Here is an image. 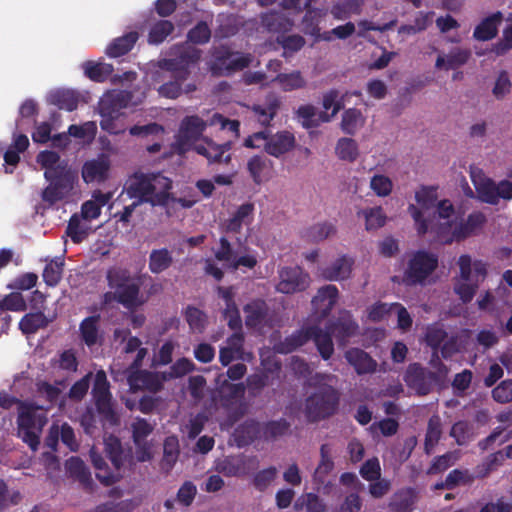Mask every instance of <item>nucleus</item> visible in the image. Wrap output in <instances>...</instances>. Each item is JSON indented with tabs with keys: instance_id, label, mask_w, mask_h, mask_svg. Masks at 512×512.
Segmentation results:
<instances>
[{
	"instance_id": "obj_35",
	"label": "nucleus",
	"mask_w": 512,
	"mask_h": 512,
	"mask_svg": "<svg viewBox=\"0 0 512 512\" xmlns=\"http://www.w3.org/2000/svg\"><path fill=\"white\" fill-rule=\"evenodd\" d=\"M90 458L94 468L97 470L96 478L104 486H111L120 480L121 475L119 472H111L105 462V459L94 449L90 450Z\"/></svg>"
},
{
	"instance_id": "obj_42",
	"label": "nucleus",
	"mask_w": 512,
	"mask_h": 512,
	"mask_svg": "<svg viewBox=\"0 0 512 512\" xmlns=\"http://www.w3.org/2000/svg\"><path fill=\"white\" fill-rule=\"evenodd\" d=\"M49 101L59 109L73 111L78 106L77 95L70 90H57L50 94Z\"/></svg>"
},
{
	"instance_id": "obj_28",
	"label": "nucleus",
	"mask_w": 512,
	"mask_h": 512,
	"mask_svg": "<svg viewBox=\"0 0 512 512\" xmlns=\"http://www.w3.org/2000/svg\"><path fill=\"white\" fill-rule=\"evenodd\" d=\"M365 124L366 116L357 108H348L341 115L340 129L347 135H356Z\"/></svg>"
},
{
	"instance_id": "obj_64",
	"label": "nucleus",
	"mask_w": 512,
	"mask_h": 512,
	"mask_svg": "<svg viewBox=\"0 0 512 512\" xmlns=\"http://www.w3.org/2000/svg\"><path fill=\"white\" fill-rule=\"evenodd\" d=\"M288 429V423L283 421H270L265 425H261V437L265 440L276 438L283 435Z\"/></svg>"
},
{
	"instance_id": "obj_55",
	"label": "nucleus",
	"mask_w": 512,
	"mask_h": 512,
	"mask_svg": "<svg viewBox=\"0 0 512 512\" xmlns=\"http://www.w3.org/2000/svg\"><path fill=\"white\" fill-rule=\"evenodd\" d=\"M459 457L460 455L457 451L448 452L444 455L436 457L428 469V474H437L445 471L454 465L458 461Z\"/></svg>"
},
{
	"instance_id": "obj_54",
	"label": "nucleus",
	"mask_w": 512,
	"mask_h": 512,
	"mask_svg": "<svg viewBox=\"0 0 512 512\" xmlns=\"http://www.w3.org/2000/svg\"><path fill=\"white\" fill-rule=\"evenodd\" d=\"M201 58V50L195 47H188L181 51L179 56L171 59L168 65H182L188 68L195 66Z\"/></svg>"
},
{
	"instance_id": "obj_11",
	"label": "nucleus",
	"mask_w": 512,
	"mask_h": 512,
	"mask_svg": "<svg viewBox=\"0 0 512 512\" xmlns=\"http://www.w3.org/2000/svg\"><path fill=\"white\" fill-rule=\"evenodd\" d=\"M92 395L102 427L105 428L106 425H117L119 423V418L114 409L112 394L110 392V383L107 380L104 370H99L95 374Z\"/></svg>"
},
{
	"instance_id": "obj_16",
	"label": "nucleus",
	"mask_w": 512,
	"mask_h": 512,
	"mask_svg": "<svg viewBox=\"0 0 512 512\" xmlns=\"http://www.w3.org/2000/svg\"><path fill=\"white\" fill-rule=\"evenodd\" d=\"M232 149V142L226 141L222 144H217L212 139L203 138L201 143L194 146V150L204 156L209 164H229L232 159L230 153Z\"/></svg>"
},
{
	"instance_id": "obj_14",
	"label": "nucleus",
	"mask_w": 512,
	"mask_h": 512,
	"mask_svg": "<svg viewBox=\"0 0 512 512\" xmlns=\"http://www.w3.org/2000/svg\"><path fill=\"white\" fill-rule=\"evenodd\" d=\"M247 328L263 330L274 327L273 317L267 303L262 299H254L243 307Z\"/></svg>"
},
{
	"instance_id": "obj_58",
	"label": "nucleus",
	"mask_w": 512,
	"mask_h": 512,
	"mask_svg": "<svg viewBox=\"0 0 512 512\" xmlns=\"http://www.w3.org/2000/svg\"><path fill=\"white\" fill-rule=\"evenodd\" d=\"M446 338L447 333L440 324H432L427 327L425 340L433 349L441 348Z\"/></svg>"
},
{
	"instance_id": "obj_17",
	"label": "nucleus",
	"mask_w": 512,
	"mask_h": 512,
	"mask_svg": "<svg viewBox=\"0 0 512 512\" xmlns=\"http://www.w3.org/2000/svg\"><path fill=\"white\" fill-rule=\"evenodd\" d=\"M435 51L437 53L435 69L439 71L456 70L465 65L471 56L469 49L459 46L452 47L448 51L437 49Z\"/></svg>"
},
{
	"instance_id": "obj_50",
	"label": "nucleus",
	"mask_w": 512,
	"mask_h": 512,
	"mask_svg": "<svg viewBox=\"0 0 512 512\" xmlns=\"http://www.w3.org/2000/svg\"><path fill=\"white\" fill-rule=\"evenodd\" d=\"M441 434L442 430L440 418L438 416H434L429 420L425 436V451L427 454L432 452L440 440Z\"/></svg>"
},
{
	"instance_id": "obj_1",
	"label": "nucleus",
	"mask_w": 512,
	"mask_h": 512,
	"mask_svg": "<svg viewBox=\"0 0 512 512\" xmlns=\"http://www.w3.org/2000/svg\"><path fill=\"white\" fill-rule=\"evenodd\" d=\"M151 280V276L146 273L133 274L128 268L113 266L107 270L106 280L113 293H105V302L111 299L115 300L123 307L134 310L146 304L150 296L160 288L157 284H152L149 291L143 293L141 286L145 280Z\"/></svg>"
},
{
	"instance_id": "obj_33",
	"label": "nucleus",
	"mask_w": 512,
	"mask_h": 512,
	"mask_svg": "<svg viewBox=\"0 0 512 512\" xmlns=\"http://www.w3.org/2000/svg\"><path fill=\"white\" fill-rule=\"evenodd\" d=\"M503 15L501 12L493 13L484 18L474 29L473 37L478 41H488L494 38L498 31Z\"/></svg>"
},
{
	"instance_id": "obj_19",
	"label": "nucleus",
	"mask_w": 512,
	"mask_h": 512,
	"mask_svg": "<svg viewBox=\"0 0 512 512\" xmlns=\"http://www.w3.org/2000/svg\"><path fill=\"white\" fill-rule=\"evenodd\" d=\"M110 159L101 154L97 158L88 160L82 167V178L85 183H103L109 177Z\"/></svg>"
},
{
	"instance_id": "obj_22",
	"label": "nucleus",
	"mask_w": 512,
	"mask_h": 512,
	"mask_svg": "<svg viewBox=\"0 0 512 512\" xmlns=\"http://www.w3.org/2000/svg\"><path fill=\"white\" fill-rule=\"evenodd\" d=\"M354 261L343 255L336 258L330 265L321 269L320 275L328 281H342L351 276Z\"/></svg>"
},
{
	"instance_id": "obj_32",
	"label": "nucleus",
	"mask_w": 512,
	"mask_h": 512,
	"mask_svg": "<svg viewBox=\"0 0 512 512\" xmlns=\"http://www.w3.org/2000/svg\"><path fill=\"white\" fill-rule=\"evenodd\" d=\"M296 119L303 127L312 128L330 122L331 116H328V112L317 111L311 105H304L297 110Z\"/></svg>"
},
{
	"instance_id": "obj_49",
	"label": "nucleus",
	"mask_w": 512,
	"mask_h": 512,
	"mask_svg": "<svg viewBox=\"0 0 512 512\" xmlns=\"http://www.w3.org/2000/svg\"><path fill=\"white\" fill-rule=\"evenodd\" d=\"M246 386L243 383H230L223 381L220 386V394L225 403L240 400L245 395Z\"/></svg>"
},
{
	"instance_id": "obj_26",
	"label": "nucleus",
	"mask_w": 512,
	"mask_h": 512,
	"mask_svg": "<svg viewBox=\"0 0 512 512\" xmlns=\"http://www.w3.org/2000/svg\"><path fill=\"white\" fill-rule=\"evenodd\" d=\"M66 466L70 476L77 480L82 485L84 490L89 493L94 491L95 484L91 477V472L83 460H81L79 457H71L67 461Z\"/></svg>"
},
{
	"instance_id": "obj_46",
	"label": "nucleus",
	"mask_w": 512,
	"mask_h": 512,
	"mask_svg": "<svg viewBox=\"0 0 512 512\" xmlns=\"http://www.w3.org/2000/svg\"><path fill=\"white\" fill-rule=\"evenodd\" d=\"M179 441L176 436H169L164 440L162 465L171 469L179 457Z\"/></svg>"
},
{
	"instance_id": "obj_31",
	"label": "nucleus",
	"mask_w": 512,
	"mask_h": 512,
	"mask_svg": "<svg viewBox=\"0 0 512 512\" xmlns=\"http://www.w3.org/2000/svg\"><path fill=\"white\" fill-rule=\"evenodd\" d=\"M345 358L358 374L373 373L377 363L364 351L354 348L345 353Z\"/></svg>"
},
{
	"instance_id": "obj_41",
	"label": "nucleus",
	"mask_w": 512,
	"mask_h": 512,
	"mask_svg": "<svg viewBox=\"0 0 512 512\" xmlns=\"http://www.w3.org/2000/svg\"><path fill=\"white\" fill-rule=\"evenodd\" d=\"M175 30L174 24L170 20H159L155 22L148 34V43L152 45H159L163 43L168 36Z\"/></svg>"
},
{
	"instance_id": "obj_30",
	"label": "nucleus",
	"mask_w": 512,
	"mask_h": 512,
	"mask_svg": "<svg viewBox=\"0 0 512 512\" xmlns=\"http://www.w3.org/2000/svg\"><path fill=\"white\" fill-rule=\"evenodd\" d=\"M334 154L338 160L352 164L360 156L359 144L351 137H341L335 143Z\"/></svg>"
},
{
	"instance_id": "obj_27",
	"label": "nucleus",
	"mask_w": 512,
	"mask_h": 512,
	"mask_svg": "<svg viewBox=\"0 0 512 512\" xmlns=\"http://www.w3.org/2000/svg\"><path fill=\"white\" fill-rule=\"evenodd\" d=\"M100 320L101 316L96 314L84 318L79 324L80 338L88 347H93L98 344L102 337L100 332Z\"/></svg>"
},
{
	"instance_id": "obj_13",
	"label": "nucleus",
	"mask_w": 512,
	"mask_h": 512,
	"mask_svg": "<svg viewBox=\"0 0 512 512\" xmlns=\"http://www.w3.org/2000/svg\"><path fill=\"white\" fill-rule=\"evenodd\" d=\"M438 258L427 251H418L409 260L406 271V280L409 283H422L436 269Z\"/></svg>"
},
{
	"instance_id": "obj_9",
	"label": "nucleus",
	"mask_w": 512,
	"mask_h": 512,
	"mask_svg": "<svg viewBox=\"0 0 512 512\" xmlns=\"http://www.w3.org/2000/svg\"><path fill=\"white\" fill-rule=\"evenodd\" d=\"M469 174L479 201L490 205H498L501 200L509 201L512 199V181L501 180L495 182L477 166H470Z\"/></svg>"
},
{
	"instance_id": "obj_29",
	"label": "nucleus",
	"mask_w": 512,
	"mask_h": 512,
	"mask_svg": "<svg viewBox=\"0 0 512 512\" xmlns=\"http://www.w3.org/2000/svg\"><path fill=\"white\" fill-rule=\"evenodd\" d=\"M139 39L136 31H130L123 36L117 37L106 48V55L110 58H118L129 53Z\"/></svg>"
},
{
	"instance_id": "obj_45",
	"label": "nucleus",
	"mask_w": 512,
	"mask_h": 512,
	"mask_svg": "<svg viewBox=\"0 0 512 512\" xmlns=\"http://www.w3.org/2000/svg\"><path fill=\"white\" fill-rule=\"evenodd\" d=\"M184 317L190 329L202 333L206 327L207 316L199 308L188 305L184 311Z\"/></svg>"
},
{
	"instance_id": "obj_5",
	"label": "nucleus",
	"mask_w": 512,
	"mask_h": 512,
	"mask_svg": "<svg viewBox=\"0 0 512 512\" xmlns=\"http://www.w3.org/2000/svg\"><path fill=\"white\" fill-rule=\"evenodd\" d=\"M415 204L408 206V213L414 221V226L419 235H429L432 240L437 241L436 229L443 222L438 212V201L436 189L422 187L415 192Z\"/></svg>"
},
{
	"instance_id": "obj_3",
	"label": "nucleus",
	"mask_w": 512,
	"mask_h": 512,
	"mask_svg": "<svg viewBox=\"0 0 512 512\" xmlns=\"http://www.w3.org/2000/svg\"><path fill=\"white\" fill-rule=\"evenodd\" d=\"M171 189L172 180L162 173L136 171L126 180L123 192L140 205L156 207L168 204Z\"/></svg>"
},
{
	"instance_id": "obj_56",
	"label": "nucleus",
	"mask_w": 512,
	"mask_h": 512,
	"mask_svg": "<svg viewBox=\"0 0 512 512\" xmlns=\"http://www.w3.org/2000/svg\"><path fill=\"white\" fill-rule=\"evenodd\" d=\"M27 309L26 301L21 293L12 292L0 301L1 311L21 312Z\"/></svg>"
},
{
	"instance_id": "obj_36",
	"label": "nucleus",
	"mask_w": 512,
	"mask_h": 512,
	"mask_svg": "<svg viewBox=\"0 0 512 512\" xmlns=\"http://www.w3.org/2000/svg\"><path fill=\"white\" fill-rule=\"evenodd\" d=\"M254 204L244 203L238 207L232 217L226 223V229L229 232H240L243 224H250L253 219Z\"/></svg>"
},
{
	"instance_id": "obj_52",
	"label": "nucleus",
	"mask_w": 512,
	"mask_h": 512,
	"mask_svg": "<svg viewBox=\"0 0 512 512\" xmlns=\"http://www.w3.org/2000/svg\"><path fill=\"white\" fill-rule=\"evenodd\" d=\"M134 444L147 441V437L153 432L154 426L144 418H136L131 425Z\"/></svg>"
},
{
	"instance_id": "obj_62",
	"label": "nucleus",
	"mask_w": 512,
	"mask_h": 512,
	"mask_svg": "<svg viewBox=\"0 0 512 512\" xmlns=\"http://www.w3.org/2000/svg\"><path fill=\"white\" fill-rule=\"evenodd\" d=\"M512 88V83L510 77L507 72L502 71L498 74L494 86L492 88L493 96L500 100L505 98L510 92Z\"/></svg>"
},
{
	"instance_id": "obj_12",
	"label": "nucleus",
	"mask_w": 512,
	"mask_h": 512,
	"mask_svg": "<svg viewBox=\"0 0 512 512\" xmlns=\"http://www.w3.org/2000/svg\"><path fill=\"white\" fill-rule=\"evenodd\" d=\"M46 421V417L37 414L31 406L21 405L17 417V434L33 451L38 449L40 444L39 434Z\"/></svg>"
},
{
	"instance_id": "obj_34",
	"label": "nucleus",
	"mask_w": 512,
	"mask_h": 512,
	"mask_svg": "<svg viewBox=\"0 0 512 512\" xmlns=\"http://www.w3.org/2000/svg\"><path fill=\"white\" fill-rule=\"evenodd\" d=\"M272 162L264 155H254L247 162V170L256 184L270 176Z\"/></svg>"
},
{
	"instance_id": "obj_47",
	"label": "nucleus",
	"mask_w": 512,
	"mask_h": 512,
	"mask_svg": "<svg viewBox=\"0 0 512 512\" xmlns=\"http://www.w3.org/2000/svg\"><path fill=\"white\" fill-rule=\"evenodd\" d=\"M365 219L366 230H375L385 224L386 216L381 207L366 208L358 212Z\"/></svg>"
},
{
	"instance_id": "obj_20",
	"label": "nucleus",
	"mask_w": 512,
	"mask_h": 512,
	"mask_svg": "<svg viewBox=\"0 0 512 512\" xmlns=\"http://www.w3.org/2000/svg\"><path fill=\"white\" fill-rule=\"evenodd\" d=\"M338 289L334 285L321 287L312 299L313 314L316 318L326 317L338 300Z\"/></svg>"
},
{
	"instance_id": "obj_38",
	"label": "nucleus",
	"mask_w": 512,
	"mask_h": 512,
	"mask_svg": "<svg viewBox=\"0 0 512 512\" xmlns=\"http://www.w3.org/2000/svg\"><path fill=\"white\" fill-rule=\"evenodd\" d=\"M173 263L172 253L167 248L153 249L149 254V270L153 274H160Z\"/></svg>"
},
{
	"instance_id": "obj_44",
	"label": "nucleus",
	"mask_w": 512,
	"mask_h": 512,
	"mask_svg": "<svg viewBox=\"0 0 512 512\" xmlns=\"http://www.w3.org/2000/svg\"><path fill=\"white\" fill-rule=\"evenodd\" d=\"M415 500L414 490L408 488L395 493L389 503L391 510L395 512H407Z\"/></svg>"
},
{
	"instance_id": "obj_57",
	"label": "nucleus",
	"mask_w": 512,
	"mask_h": 512,
	"mask_svg": "<svg viewBox=\"0 0 512 512\" xmlns=\"http://www.w3.org/2000/svg\"><path fill=\"white\" fill-rule=\"evenodd\" d=\"M211 38V30L204 21L198 22L187 34V39L193 44H206Z\"/></svg>"
},
{
	"instance_id": "obj_40",
	"label": "nucleus",
	"mask_w": 512,
	"mask_h": 512,
	"mask_svg": "<svg viewBox=\"0 0 512 512\" xmlns=\"http://www.w3.org/2000/svg\"><path fill=\"white\" fill-rule=\"evenodd\" d=\"M264 150L276 158L286 154L288 152V131H282L276 135L269 133Z\"/></svg>"
},
{
	"instance_id": "obj_4",
	"label": "nucleus",
	"mask_w": 512,
	"mask_h": 512,
	"mask_svg": "<svg viewBox=\"0 0 512 512\" xmlns=\"http://www.w3.org/2000/svg\"><path fill=\"white\" fill-rule=\"evenodd\" d=\"M438 212L443 222L436 229L437 242L443 244L458 242L471 236L486 222V216L481 212L471 213L466 220L460 218L449 200L438 204Z\"/></svg>"
},
{
	"instance_id": "obj_6",
	"label": "nucleus",
	"mask_w": 512,
	"mask_h": 512,
	"mask_svg": "<svg viewBox=\"0 0 512 512\" xmlns=\"http://www.w3.org/2000/svg\"><path fill=\"white\" fill-rule=\"evenodd\" d=\"M357 328L358 325L352 320L351 315L348 312H343L338 323L331 329V332H324L317 327H311L305 331L302 330L299 335L290 338V349L300 346L312 338L322 358L327 360L331 357L334 350L331 334L338 338L341 344H345V340L354 335Z\"/></svg>"
},
{
	"instance_id": "obj_10",
	"label": "nucleus",
	"mask_w": 512,
	"mask_h": 512,
	"mask_svg": "<svg viewBox=\"0 0 512 512\" xmlns=\"http://www.w3.org/2000/svg\"><path fill=\"white\" fill-rule=\"evenodd\" d=\"M252 60L250 53L233 51L230 46L221 44L211 48L208 68L213 76H229L247 68Z\"/></svg>"
},
{
	"instance_id": "obj_60",
	"label": "nucleus",
	"mask_w": 512,
	"mask_h": 512,
	"mask_svg": "<svg viewBox=\"0 0 512 512\" xmlns=\"http://www.w3.org/2000/svg\"><path fill=\"white\" fill-rule=\"evenodd\" d=\"M197 495V487L192 481H185L177 491L176 500L184 507H189Z\"/></svg>"
},
{
	"instance_id": "obj_24",
	"label": "nucleus",
	"mask_w": 512,
	"mask_h": 512,
	"mask_svg": "<svg viewBox=\"0 0 512 512\" xmlns=\"http://www.w3.org/2000/svg\"><path fill=\"white\" fill-rule=\"evenodd\" d=\"M431 374L420 367L418 364H412L408 367L405 374L406 384L420 395H425L430 390Z\"/></svg>"
},
{
	"instance_id": "obj_48",
	"label": "nucleus",
	"mask_w": 512,
	"mask_h": 512,
	"mask_svg": "<svg viewBox=\"0 0 512 512\" xmlns=\"http://www.w3.org/2000/svg\"><path fill=\"white\" fill-rule=\"evenodd\" d=\"M369 187L377 197L384 198L392 193L393 182L387 175L377 173L370 178Z\"/></svg>"
},
{
	"instance_id": "obj_23",
	"label": "nucleus",
	"mask_w": 512,
	"mask_h": 512,
	"mask_svg": "<svg viewBox=\"0 0 512 512\" xmlns=\"http://www.w3.org/2000/svg\"><path fill=\"white\" fill-rule=\"evenodd\" d=\"M206 128V123L199 116H186L179 129V143L187 145L200 138Z\"/></svg>"
},
{
	"instance_id": "obj_39",
	"label": "nucleus",
	"mask_w": 512,
	"mask_h": 512,
	"mask_svg": "<svg viewBox=\"0 0 512 512\" xmlns=\"http://www.w3.org/2000/svg\"><path fill=\"white\" fill-rule=\"evenodd\" d=\"M84 74L94 82H105L113 73L114 68L112 64L86 61L83 64Z\"/></svg>"
},
{
	"instance_id": "obj_51",
	"label": "nucleus",
	"mask_w": 512,
	"mask_h": 512,
	"mask_svg": "<svg viewBox=\"0 0 512 512\" xmlns=\"http://www.w3.org/2000/svg\"><path fill=\"white\" fill-rule=\"evenodd\" d=\"M116 110L112 107L111 104H108L107 101H102L100 104V114L102 116V120L100 121V126L103 130L109 132L110 134H119L122 131L118 130L115 127L114 118H115Z\"/></svg>"
},
{
	"instance_id": "obj_53",
	"label": "nucleus",
	"mask_w": 512,
	"mask_h": 512,
	"mask_svg": "<svg viewBox=\"0 0 512 512\" xmlns=\"http://www.w3.org/2000/svg\"><path fill=\"white\" fill-rule=\"evenodd\" d=\"M337 232L336 226L332 222H321L313 225L308 236L311 240L319 242L334 236Z\"/></svg>"
},
{
	"instance_id": "obj_8",
	"label": "nucleus",
	"mask_w": 512,
	"mask_h": 512,
	"mask_svg": "<svg viewBox=\"0 0 512 512\" xmlns=\"http://www.w3.org/2000/svg\"><path fill=\"white\" fill-rule=\"evenodd\" d=\"M458 266L460 273L455 280L454 291L464 303H468L486 278V264L481 260H473L469 255H461Z\"/></svg>"
},
{
	"instance_id": "obj_2",
	"label": "nucleus",
	"mask_w": 512,
	"mask_h": 512,
	"mask_svg": "<svg viewBox=\"0 0 512 512\" xmlns=\"http://www.w3.org/2000/svg\"><path fill=\"white\" fill-rule=\"evenodd\" d=\"M37 162L44 169V178L49 182L41 193V199L51 207L69 196L78 177L68 162L61 160L55 151H41L37 155Z\"/></svg>"
},
{
	"instance_id": "obj_18",
	"label": "nucleus",
	"mask_w": 512,
	"mask_h": 512,
	"mask_svg": "<svg viewBox=\"0 0 512 512\" xmlns=\"http://www.w3.org/2000/svg\"><path fill=\"white\" fill-rule=\"evenodd\" d=\"M217 294L224 301V309L222 311L224 319L231 330L242 329V319L239 308L235 302V291L232 286L217 287Z\"/></svg>"
},
{
	"instance_id": "obj_61",
	"label": "nucleus",
	"mask_w": 512,
	"mask_h": 512,
	"mask_svg": "<svg viewBox=\"0 0 512 512\" xmlns=\"http://www.w3.org/2000/svg\"><path fill=\"white\" fill-rule=\"evenodd\" d=\"M475 480V476L468 470L455 469L452 470L446 477L444 485H447V489H451L459 484H471Z\"/></svg>"
},
{
	"instance_id": "obj_15",
	"label": "nucleus",
	"mask_w": 512,
	"mask_h": 512,
	"mask_svg": "<svg viewBox=\"0 0 512 512\" xmlns=\"http://www.w3.org/2000/svg\"><path fill=\"white\" fill-rule=\"evenodd\" d=\"M283 11L272 10L262 16V23L268 31L279 33L278 42L283 48V56H286L288 49V0H282Z\"/></svg>"
},
{
	"instance_id": "obj_21",
	"label": "nucleus",
	"mask_w": 512,
	"mask_h": 512,
	"mask_svg": "<svg viewBox=\"0 0 512 512\" xmlns=\"http://www.w3.org/2000/svg\"><path fill=\"white\" fill-rule=\"evenodd\" d=\"M127 382L132 391L148 390L156 393L162 388V382L157 374L147 370L131 371Z\"/></svg>"
},
{
	"instance_id": "obj_7",
	"label": "nucleus",
	"mask_w": 512,
	"mask_h": 512,
	"mask_svg": "<svg viewBox=\"0 0 512 512\" xmlns=\"http://www.w3.org/2000/svg\"><path fill=\"white\" fill-rule=\"evenodd\" d=\"M333 380V376H324L321 378L323 383L309 387L304 412L310 421L324 419L335 412L338 397L332 386Z\"/></svg>"
},
{
	"instance_id": "obj_63",
	"label": "nucleus",
	"mask_w": 512,
	"mask_h": 512,
	"mask_svg": "<svg viewBox=\"0 0 512 512\" xmlns=\"http://www.w3.org/2000/svg\"><path fill=\"white\" fill-rule=\"evenodd\" d=\"M305 508L307 512H324L325 506L314 494H306L295 503V509Z\"/></svg>"
},
{
	"instance_id": "obj_43",
	"label": "nucleus",
	"mask_w": 512,
	"mask_h": 512,
	"mask_svg": "<svg viewBox=\"0 0 512 512\" xmlns=\"http://www.w3.org/2000/svg\"><path fill=\"white\" fill-rule=\"evenodd\" d=\"M105 452L114 468L119 472L124 464V455L121 441L115 436H109L105 440Z\"/></svg>"
},
{
	"instance_id": "obj_59",
	"label": "nucleus",
	"mask_w": 512,
	"mask_h": 512,
	"mask_svg": "<svg viewBox=\"0 0 512 512\" xmlns=\"http://www.w3.org/2000/svg\"><path fill=\"white\" fill-rule=\"evenodd\" d=\"M63 263L57 261H50L46 264L43 271L44 282L51 287L56 286L62 277Z\"/></svg>"
},
{
	"instance_id": "obj_25",
	"label": "nucleus",
	"mask_w": 512,
	"mask_h": 512,
	"mask_svg": "<svg viewBox=\"0 0 512 512\" xmlns=\"http://www.w3.org/2000/svg\"><path fill=\"white\" fill-rule=\"evenodd\" d=\"M233 438L239 448L248 446L256 439L261 438V424L253 419H248L235 428Z\"/></svg>"
},
{
	"instance_id": "obj_37",
	"label": "nucleus",
	"mask_w": 512,
	"mask_h": 512,
	"mask_svg": "<svg viewBox=\"0 0 512 512\" xmlns=\"http://www.w3.org/2000/svg\"><path fill=\"white\" fill-rule=\"evenodd\" d=\"M50 323V320L42 311L31 312L25 314L20 322L19 329L24 335L35 334L39 329L46 328Z\"/></svg>"
}]
</instances>
